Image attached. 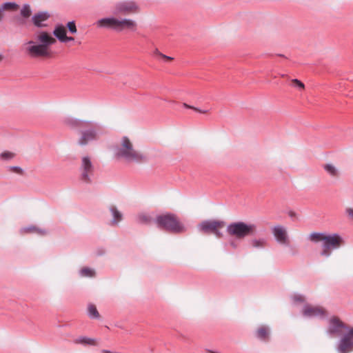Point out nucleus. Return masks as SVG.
Instances as JSON below:
<instances>
[{"label": "nucleus", "mask_w": 353, "mask_h": 353, "mask_svg": "<svg viewBox=\"0 0 353 353\" xmlns=\"http://www.w3.org/2000/svg\"><path fill=\"white\" fill-rule=\"evenodd\" d=\"M303 314L308 318L324 317L325 316V310L320 306H312L306 304L303 306Z\"/></svg>", "instance_id": "obj_12"}, {"label": "nucleus", "mask_w": 353, "mask_h": 353, "mask_svg": "<svg viewBox=\"0 0 353 353\" xmlns=\"http://www.w3.org/2000/svg\"><path fill=\"white\" fill-rule=\"evenodd\" d=\"M1 8V10H16L18 8V5L15 3L12 2H6L2 4L1 6H0Z\"/></svg>", "instance_id": "obj_29"}, {"label": "nucleus", "mask_w": 353, "mask_h": 353, "mask_svg": "<svg viewBox=\"0 0 353 353\" xmlns=\"http://www.w3.org/2000/svg\"><path fill=\"white\" fill-rule=\"evenodd\" d=\"M344 243L343 237L337 233L327 234L322 243L321 256L328 258L332 250L339 248Z\"/></svg>", "instance_id": "obj_7"}, {"label": "nucleus", "mask_w": 353, "mask_h": 353, "mask_svg": "<svg viewBox=\"0 0 353 353\" xmlns=\"http://www.w3.org/2000/svg\"><path fill=\"white\" fill-rule=\"evenodd\" d=\"M67 28H68V30L72 34H75L77 32V29L74 21H69L67 23Z\"/></svg>", "instance_id": "obj_30"}, {"label": "nucleus", "mask_w": 353, "mask_h": 353, "mask_svg": "<svg viewBox=\"0 0 353 353\" xmlns=\"http://www.w3.org/2000/svg\"><path fill=\"white\" fill-rule=\"evenodd\" d=\"M151 221V217L145 214H139L137 217V221L140 224H149Z\"/></svg>", "instance_id": "obj_24"}, {"label": "nucleus", "mask_w": 353, "mask_h": 353, "mask_svg": "<svg viewBox=\"0 0 353 353\" xmlns=\"http://www.w3.org/2000/svg\"><path fill=\"white\" fill-rule=\"evenodd\" d=\"M53 34L59 41L62 42L66 36L65 28L63 25H57L53 31Z\"/></svg>", "instance_id": "obj_20"}, {"label": "nucleus", "mask_w": 353, "mask_h": 353, "mask_svg": "<svg viewBox=\"0 0 353 353\" xmlns=\"http://www.w3.org/2000/svg\"><path fill=\"white\" fill-rule=\"evenodd\" d=\"M3 57L1 54H0V63L1 62V61L3 60Z\"/></svg>", "instance_id": "obj_39"}, {"label": "nucleus", "mask_w": 353, "mask_h": 353, "mask_svg": "<svg viewBox=\"0 0 353 353\" xmlns=\"http://www.w3.org/2000/svg\"><path fill=\"white\" fill-rule=\"evenodd\" d=\"M272 233L276 241L283 245H288L289 239L286 228L282 225H278L272 228Z\"/></svg>", "instance_id": "obj_13"}, {"label": "nucleus", "mask_w": 353, "mask_h": 353, "mask_svg": "<svg viewBox=\"0 0 353 353\" xmlns=\"http://www.w3.org/2000/svg\"><path fill=\"white\" fill-rule=\"evenodd\" d=\"M139 3L134 0H122L116 2L113 6L112 13L115 16H130L140 13Z\"/></svg>", "instance_id": "obj_6"}, {"label": "nucleus", "mask_w": 353, "mask_h": 353, "mask_svg": "<svg viewBox=\"0 0 353 353\" xmlns=\"http://www.w3.org/2000/svg\"><path fill=\"white\" fill-rule=\"evenodd\" d=\"M250 243L253 248L261 249L265 246L266 240L263 238L253 239L250 241Z\"/></svg>", "instance_id": "obj_23"}, {"label": "nucleus", "mask_w": 353, "mask_h": 353, "mask_svg": "<svg viewBox=\"0 0 353 353\" xmlns=\"http://www.w3.org/2000/svg\"><path fill=\"white\" fill-rule=\"evenodd\" d=\"M345 212L350 219H353V208H346Z\"/></svg>", "instance_id": "obj_35"}, {"label": "nucleus", "mask_w": 353, "mask_h": 353, "mask_svg": "<svg viewBox=\"0 0 353 353\" xmlns=\"http://www.w3.org/2000/svg\"><path fill=\"white\" fill-rule=\"evenodd\" d=\"M8 170L19 174H23V169L19 166H9L8 167Z\"/></svg>", "instance_id": "obj_31"}, {"label": "nucleus", "mask_w": 353, "mask_h": 353, "mask_svg": "<svg viewBox=\"0 0 353 353\" xmlns=\"http://www.w3.org/2000/svg\"><path fill=\"white\" fill-rule=\"evenodd\" d=\"M85 128V130L81 131V135L78 140L79 145L81 146L86 145L90 142L98 139L97 130L95 128L92 127V123Z\"/></svg>", "instance_id": "obj_10"}, {"label": "nucleus", "mask_w": 353, "mask_h": 353, "mask_svg": "<svg viewBox=\"0 0 353 353\" xmlns=\"http://www.w3.org/2000/svg\"><path fill=\"white\" fill-rule=\"evenodd\" d=\"M50 17V15L48 12H39L33 15L32 21L35 26L42 28L47 26L46 22L48 20Z\"/></svg>", "instance_id": "obj_16"}, {"label": "nucleus", "mask_w": 353, "mask_h": 353, "mask_svg": "<svg viewBox=\"0 0 353 353\" xmlns=\"http://www.w3.org/2000/svg\"><path fill=\"white\" fill-rule=\"evenodd\" d=\"M74 39L72 37H67L65 36L62 43H65L68 41H73Z\"/></svg>", "instance_id": "obj_38"}, {"label": "nucleus", "mask_w": 353, "mask_h": 353, "mask_svg": "<svg viewBox=\"0 0 353 353\" xmlns=\"http://www.w3.org/2000/svg\"><path fill=\"white\" fill-rule=\"evenodd\" d=\"M325 234L326 233L312 232L309 235L308 239L314 243L322 242L323 243Z\"/></svg>", "instance_id": "obj_22"}, {"label": "nucleus", "mask_w": 353, "mask_h": 353, "mask_svg": "<svg viewBox=\"0 0 353 353\" xmlns=\"http://www.w3.org/2000/svg\"><path fill=\"white\" fill-rule=\"evenodd\" d=\"M256 230V225L246 223L243 221L231 223L226 228V231L229 235L239 239L254 234Z\"/></svg>", "instance_id": "obj_5"}, {"label": "nucleus", "mask_w": 353, "mask_h": 353, "mask_svg": "<svg viewBox=\"0 0 353 353\" xmlns=\"http://www.w3.org/2000/svg\"><path fill=\"white\" fill-rule=\"evenodd\" d=\"M293 300L296 302H303L304 298L301 295H294L293 296Z\"/></svg>", "instance_id": "obj_34"}, {"label": "nucleus", "mask_w": 353, "mask_h": 353, "mask_svg": "<svg viewBox=\"0 0 353 353\" xmlns=\"http://www.w3.org/2000/svg\"><path fill=\"white\" fill-rule=\"evenodd\" d=\"M292 81L294 83H295L297 85V87H299V88L304 89V88H305L304 84L301 81H299V79H294L292 80Z\"/></svg>", "instance_id": "obj_33"}, {"label": "nucleus", "mask_w": 353, "mask_h": 353, "mask_svg": "<svg viewBox=\"0 0 353 353\" xmlns=\"http://www.w3.org/2000/svg\"><path fill=\"white\" fill-rule=\"evenodd\" d=\"M56 43V39L45 31H39L34 36V40L26 43V53L31 58H48L50 57V46Z\"/></svg>", "instance_id": "obj_1"}, {"label": "nucleus", "mask_w": 353, "mask_h": 353, "mask_svg": "<svg viewBox=\"0 0 353 353\" xmlns=\"http://www.w3.org/2000/svg\"><path fill=\"white\" fill-rule=\"evenodd\" d=\"M326 173L332 178L336 179L340 176L339 169L332 163H326L323 166Z\"/></svg>", "instance_id": "obj_18"}, {"label": "nucleus", "mask_w": 353, "mask_h": 353, "mask_svg": "<svg viewBox=\"0 0 353 353\" xmlns=\"http://www.w3.org/2000/svg\"><path fill=\"white\" fill-rule=\"evenodd\" d=\"M80 275L83 277H93L95 275V272L93 269L89 268H83L80 272Z\"/></svg>", "instance_id": "obj_26"}, {"label": "nucleus", "mask_w": 353, "mask_h": 353, "mask_svg": "<svg viewBox=\"0 0 353 353\" xmlns=\"http://www.w3.org/2000/svg\"><path fill=\"white\" fill-rule=\"evenodd\" d=\"M345 328L344 323L336 317H332L330 320L327 334L330 335L339 336L342 334V329Z\"/></svg>", "instance_id": "obj_14"}, {"label": "nucleus", "mask_w": 353, "mask_h": 353, "mask_svg": "<svg viewBox=\"0 0 353 353\" xmlns=\"http://www.w3.org/2000/svg\"><path fill=\"white\" fill-rule=\"evenodd\" d=\"M64 123L72 128H82L90 126L92 124V121L67 117L64 119Z\"/></svg>", "instance_id": "obj_15"}, {"label": "nucleus", "mask_w": 353, "mask_h": 353, "mask_svg": "<svg viewBox=\"0 0 353 353\" xmlns=\"http://www.w3.org/2000/svg\"><path fill=\"white\" fill-rule=\"evenodd\" d=\"M14 157L15 154L10 151H5L0 154V159L3 161H10Z\"/></svg>", "instance_id": "obj_27"}, {"label": "nucleus", "mask_w": 353, "mask_h": 353, "mask_svg": "<svg viewBox=\"0 0 353 353\" xmlns=\"http://www.w3.org/2000/svg\"><path fill=\"white\" fill-rule=\"evenodd\" d=\"M225 223L219 220H205L198 225L200 232L205 234H214L216 237L221 238L223 233L221 230L225 227Z\"/></svg>", "instance_id": "obj_8"}, {"label": "nucleus", "mask_w": 353, "mask_h": 353, "mask_svg": "<svg viewBox=\"0 0 353 353\" xmlns=\"http://www.w3.org/2000/svg\"><path fill=\"white\" fill-rule=\"evenodd\" d=\"M155 221L159 228H163L171 232L180 233L185 230V226L173 214L159 215L157 216Z\"/></svg>", "instance_id": "obj_4"}, {"label": "nucleus", "mask_w": 353, "mask_h": 353, "mask_svg": "<svg viewBox=\"0 0 353 353\" xmlns=\"http://www.w3.org/2000/svg\"><path fill=\"white\" fill-rule=\"evenodd\" d=\"M97 26L99 28H110L117 32H135L138 27L137 21L133 19L115 17L102 18L97 21Z\"/></svg>", "instance_id": "obj_3"}, {"label": "nucleus", "mask_w": 353, "mask_h": 353, "mask_svg": "<svg viewBox=\"0 0 353 353\" xmlns=\"http://www.w3.org/2000/svg\"><path fill=\"white\" fill-rule=\"evenodd\" d=\"M114 157L128 163H141L145 160L141 152L137 150L132 141L126 136L122 137L113 146Z\"/></svg>", "instance_id": "obj_2"}, {"label": "nucleus", "mask_w": 353, "mask_h": 353, "mask_svg": "<svg viewBox=\"0 0 353 353\" xmlns=\"http://www.w3.org/2000/svg\"><path fill=\"white\" fill-rule=\"evenodd\" d=\"M88 316L91 319H99L100 315L97 310V307L94 305H90L88 308Z\"/></svg>", "instance_id": "obj_25"}, {"label": "nucleus", "mask_w": 353, "mask_h": 353, "mask_svg": "<svg viewBox=\"0 0 353 353\" xmlns=\"http://www.w3.org/2000/svg\"><path fill=\"white\" fill-rule=\"evenodd\" d=\"M109 210L112 216L110 224L112 225H118L123 219V214L114 205L110 206Z\"/></svg>", "instance_id": "obj_17"}, {"label": "nucleus", "mask_w": 353, "mask_h": 353, "mask_svg": "<svg viewBox=\"0 0 353 353\" xmlns=\"http://www.w3.org/2000/svg\"><path fill=\"white\" fill-rule=\"evenodd\" d=\"M183 107L186 108H190V109H192L199 113H201V114H205V113H207L208 112V110H201V109H199L197 108H195V107H193V106H190L189 105H188L187 103H183Z\"/></svg>", "instance_id": "obj_32"}, {"label": "nucleus", "mask_w": 353, "mask_h": 353, "mask_svg": "<svg viewBox=\"0 0 353 353\" xmlns=\"http://www.w3.org/2000/svg\"><path fill=\"white\" fill-rule=\"evenodd\" d=\"M79 170L81 180L84 183H90L94 172V166L89 156L82 157Z\"/></svg>", "instance_id": "obj_9"}, {"label": "nucleus", "mask_w": 353, "mask_h": 353, "mask_svg": "<svg viewBox=\"0 0 353 353\" xmlns=\"http://www.w3.org/2000/svg\"><path fill=\"white\" fill-rule=\"evenodd\" d=\"M339 353H349L353 351V328L341 339L337 347Z\"/></svg>", "instance_id": "obj_11"}, {"label": "nucleus", "mask_w": 353, "mask_h": 353, "mask_svg": "<svg viewBox=\"0 0 353 353\" xmlns=\"http://www.w3.org/2000/svg\"><path fill=\"white\" fill-rule=\"evenodd\" d=\"M35 228L34 227H28V228H24L21 230L22 232H31V231H33V230H35Z\"/></svg>", "instance_id": "obj_37"}, {"label": "nucleus", "mask_w": 353, "mask_h": 353, "mask_svg": "<svg viewBox=\"0 0 353 353\" xmlns=\"http://www.w3.org/2000/svg\"><path fill=\"white\" fill-rule=\"evenodd\" d=\"M32 13V10L30 9V6L28 4H25L23 6L21 10V14L25 18H28Z\"/></svg>", "instance_id": "obj_28"}, {"label": "nucleus", "mask_w": 353, "mask_h": 353, "mask_svg": "<svg viewBox=\"0 0 353 353\" xmlns=\"http://www.w3.org/2000/svg\"><path fill=\"white\" fill-rule=\"evenodd\" d=\"M231 245H232L234 248H235V247H236V245H235V244H234V243H231Z\"/></svg>", "instance_id": "obj_40"}, {"label": "nucleus", "mask_w": 353, "mask_h": 353, "mask_svg": "<svg viewBox=\"0 0 353 353\" xmlns=\"http://www.w3.org/2000/svg\"><path fill=\"white\" fill-rule=\"evenodd\" d=\"M155 53H156V54H159V55H160L161 57H163V58H164V59H167V60H172V59H173V58H172V57H168V56H167V55L163 54L162 53H161L160 52H159V50H156Z\"/></svg>", "instance_id": "obj_36"}, {"label": "nucleus", "mask_w": 353, "mask_h": 353, "mask_svg": "<svg viewBox=\"0 0 353 353\" xmlns=\"http://www.w3.org/2000/svg\"><path fill=\"white\" fill-rule=\"evenodd\" d=\"M74 344H81L83 345H97V340L93 338H89L85 336H81L73 341Z\"/></svg>", "instance_id": "obj_19"}, {"label": "nucleus", "mask_w": 353, "mask_h": 353, "mask_svg": "<svg viewBox=\"0 0 353 353\" xmlns=\"http://www.w3.org/2000/svg\"><path fill=\"white\" fill-rule=\"evenodd\" d=\"M269 334V328L265 326H261L257 330L256 336L258 339L265 341L268 338Z\"/></svg>", "instance_id": "obj_21"}]
</instances>
